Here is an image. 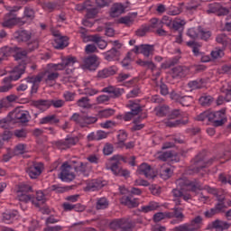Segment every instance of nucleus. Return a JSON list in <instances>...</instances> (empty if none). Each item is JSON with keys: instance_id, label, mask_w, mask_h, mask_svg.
I'll list each match as a JSON object with an SVG mask.
<instances>
[{"instance_id": "e433bc0d", "label": "nucleus", "mask_w": 231, "mask_h": 231, "mask_svg": "<svg viewBox=\"0 0 231 231\" xmlns=\"http://www.w3.org/2000/svg\"><path fill=\"white\" fill-rule=\"evenodd\" d=\"M196 230H198V227L192 226L188 224H183L174 228V231H196Z\"/></svg>"}, {"instance_id": "49530a36", "label": "nucleus", "mask_w": 231, "mask_h": 231, "mask_svg": "<svg viewBox=\"0 0 231 231\" xmlns=\"http://www.w3.org/2000/svg\"><path fill=\"white\" fill-rule=\"evenodd\" d=\"M217 42H218V44H222V46H224V48H226V46L228 44V38H226V35H225V34H219L217 37Z\"/></svg>"}, {"instance_id": "338daca9", "label": "nucleus", "mask_w": 231, "mask_h": 231, "mask_svg": "<svg viewBox=\"0 0 231 231\" xmlns=\"http://www.w3.org/2000/svg\"><path fill=\"white\" fill-rule=\"evenodd\" d=\"M109 228L110 230H118V228H120V219H116L113 220L110 224H109Z\"/></svg>"}, {"instance_id": "9b49d317", "label": "nucleus", "mask_w": 231, "mask_h": 231, "mask_svg": "<svg viewBox=\"0 0 231 231\" xmlns=\"http://www.w3.org/2000/svg\"><path fill=\"white\" fill-rule=\"evenodd\" d=\"M9 115L11 116L14 124H17V122H21L22 124H28V122H30V120H28V115L23 110H14Z\"/></svg>"}, {"instance_id": "c03bdc74", "label": "nucleus", "mask_w": 231, "mask_h": 231, "mask_svg": "<svg viewBox=\"0 0 231 231\" xmlns=\"http://www.w3.org/2000/svg\"><path fill=\"white\" fill-rule=\"evenodd\" d=\"M32 86V83H30V80H28V78H26L23 83L17 87L16 91H26L28 88Z\"/></svg>"}, {"instance_id": "ea45409f", "label": "nucleus", "mask_w": 231, "mask_h": 231, "mask_svg": "<svg viewBox=\"0 0 231 231\" xmlns=\"http://www.w3.org/2000/svg\"><path fill=\"white\" fill-rule=\"evenodd\" d=\"M118 23L120 24H125V26H131V24L134 23V20H133L131 16L127 15V16L119 18Z\"/></svg>"}, {"instance_id": "bb28decb", "label": "nucleus", "mask_w": 231, "mask_h": 231, "mask_svg": "<svg viewBox=\"0 0 231 231\" xmlns=\"http://www.w3.org/2000/svg\"><path fill=\"white\" fill-rule=\"evenodd\" d=\"M23 19H28L29 21H33L35 19V11L32 7H24L23 16L20 17Z\"/></svg>"}, {"instance_id": "c756f323", "label": "nucleus", "mask_w": 231, "mask_h": 231, "mask_svg": "<svg viewBox=\"0 0 231 231\" xmlns=\"http://www.w3.org/2000/svg\"><path fill=\"white\" fill-rule=\"evenodd\" d=\"M12 124L15 123H14V119L10 114L5 118L0 120V127L2 129H10V125H12Z\"/></svg>"}, {"instance_id": "7c9ffc66", "label": "nucleus", "mask_w": 231, "mask_h": 231, "mask_svg": "<svg viewBox=\"0 0 231 231\" xmlns=\"http://www.w3.org/2000/svg\"><path fill=\"white\" fill-rule=\"evenodd\" d=\"M109 207V201L106 198L103 197L100 199H97L96 203V208L97 210H104V208H107Z\"/></svg>"}, {"instance_id": "4d7b16f0", "label": "nucleus", "mask_w": 231, "mask_h": 231, "mask_svg": "<svg viewBox=\"0 0 231 231\" xmlns=\"http://www.w3.org/2000/svg\"><path fill=\"white\" fill-rule=\"evenodd\" d=\"M113 115H115V109L112 108L100 111V116H102V118H109V116H113Z\"/></svg>"}, {"instance_id": "f257e3e1", "label": "nucleus", "mask_w": 231, "mask_h": 231, "mask_svg": "<svg viewBox=\"0 0 231 231\" xmlns=\"http://www.w3.org/2000/svg\"><path fill=\"white\" fill-rule=\"evenodd\" d=\"M176 183L178 188L172 190L173 198H182L184 201H189V199H190V195L185 194L187 190L196 192V190H201L203 189L199 182H192L187 178H180L177 180Z\"/></svg>"}, {"instance_id": "2f4dec72", "label": "nucleus", "mask_w": 231, "mask_h": 231, "mask_svg": "<svg viewBox=\"0 0 231 231\" xmlns=\"http://www.w3.org/2000/svg\"><path fill=\"white\" fill-rule=\"evenodd\" d=\"M117 140V147L123 149V147L125 145V140H127V133H125L124 130L119 131Z\"/></svg>"}, {"instance_id": "aec40b11", "label": "nucleus", "mask_w": 231, "mask_h": 231, "mask_svg": "<svg viewBox=\"0 0 231 231\" xmlns=\"http://www.w3.org/2000/svg\"><path fill=\"white\" fill-rule=\"evenodd\" d=\"M90 41L91 42H95L100 50H106V48H107V42L102 39L98 34L90 36Z\"/></svg>"}, {"instance_id": "c85d7f7f", "label": "nucleus", "mask_w": 231, "mask_h": 231, "mask_svg": "<svg viewBox=\"0 0 231 231\" xmlns=\"http://www.w3.org/2000/svg\"><path fill=\"white\" fill-rule=\"evenodd\" d=\"M39 48V39H34L32 42H26V49L27 53H32V51H35Z\"/></svg>"}, {"instance_id": "dca6fc26", "label": "nucleus", "mask_w": 231, "mask_h": 231, "mask_svg": "<svg viewBox=\"0 0 231 231\" xmlns=\"http://www.w3.org/2000/svg\"><path fill=\"white\" fill-rule=\"evenodd\" d=\"M125 12V7L122 4H114L110 8V17L115 19V17H120L122 14Z\"/></svg>"}, {"instance_id": "412c9836", "label": "nucleus", "mask_w": 231, "mask_h": 231, "mask_svg": "<svg viewBox=\"0 0 231 231\" xmlns=\"http://www.w3.org/2000/svg\"><path fill=\"white\" fill-rule=\"evenodd\" d=\"M113 75H116V68L109 67L100 70L97 74L99 79H107V77H113Z\"/></svg>"}, {"instance_id": "f3484780", "label": "nucleus", "mask_w": 231, "mask_h": 231, "mask_svg": "<svg viewBox=\"0 0 231 231\" xmlns=\"http://www.w3.org/2000/svg\"><path fill=\"white\" fill-rule=\"evenodd\" d=\"M172 78L176 79V77H180V79L183 77H187V73H189V68L183 66H178L171 69Z\"/></svg>"}, {"instance_id": "c9c22d12", "label": "nucleus", "mask_w": 231, "mask_h": 231, "mask_svg": "<svg viewBox=\"0 0 231 231\" xmlns=\"http://www.w3.org/2000/svg\"><path fill=\"white\" fill-rule=\"evenodd\" d=\"M226 111V109H221L220 111H217V112L208 111V122H211L213 124L216 116H222V115H225Z\"/></svg>"}, {"instance_id": "5fc2aeb1", "label": "nucleus", "mask_w": 231, "mask_h": 231, "mask_svg": "<svg viewBox=\"0 0 231 231\" xmlns=\"http://www.w3.org/2000/svg\"><path fill=\"white\" fill-rule=\"evenodd\" d=\"M185 23L183 21H176L174 20L171 23V30H174L175 32H178L180 28H183Z\"/></svg>"}, {"instance_id": "a19ab883", "label": "nucleus", "mask_w": 231, "mask_h": 231, "mask_svg": "<svg viewBox=\"0 0 231 231\" xmlns=\"http://www.w3.org/2000/svg\"><path fill=\"white\" fill-rule=\"evenodd\" d=\"M171 176H172V170L171 168L162 170L160 173V178H162V180H169Z\"/></svg>"}, {"instance_id": "a878e982", "label": "nucleus", "mask_w": 231, "mask_h": 231, "mask_svg": "<svg viewBox=\"0 0 231 231\" xmlns=\"http://www.w3.org/2000/svg\"><path fill=\"white\" fill-rule=\"evenodd\" d=\"M121 204L125 205L128 208H134L138 205V202L136 199H131V197H123L121 199Z\"/></svg>"}, {"instance_id": "79ce46f5", "label": "nucleus", "mask_w": 231, "mask_h": 231, "mask_svg": "<svg viewBox=\"0 0 231 231\" xmlns=\"http://www.w3.org/2000/svg\"><path fill=\"white\" fill-rule=\"evenodd\" d=\"M27 192H32V186H28L26 184L18 186L17 194H27Z\"/></svg>"}, {"instance_id": "a211bd4d", "label": "nucleus", "mask_w": 231, "mask_h": 231, "mask_svg": "<svg viewBox=\"0 0 231 231\" xmlns=\"http://www.w3.org/2000/svg\"><path fill=\"white\" fill-rule=\"evenodd\" d=\"M104 187V185L102 184V181L100 180H91L87 187L84 188V190L86 192H95V190H100V189H102Z\"/></svg>"}, {"instance_id": "4c0bfd02", "label": "nucleus", "mask_w": 231, "mask_h": 231, "mask_svg": "<svg viewBox=\"0 0 231 231\" xmlns=\"http://www.w3.org/2000/svg\"><path fill=\"white\" fill-rule=\"evenodd\" d=\"M14 57L15 59V60H23V59H26V57H28V51H26V50H23V51L16 50V51L14 54Z\"/></svg>"}, {"instance_id": "b1692460", "label": "nucleus", "mask_w": 231, "mask_h": 231, "mask_svg": "<svg viewBox=\"0 0 231 231\" xmlns=\"http://www.w3.org/2000/svg\"><path fill=\"white\" fill-rule=\"evenodd\" d=\"M17 50H20L18 47H10L5 46L0 49V55L2 57H10V55H14Z\"/></svg>"}, {"instance_id": "680f3d73", "label": "nucleus", "mask_w": 231, "mask_h": 231, "mask_svg": "<svg viewBox=\"0 0 231 231\" xmlns=\"http://www.w3.org/2000/svg\"><path fill=\"white\" fill-rule=\"evenodd\" d=\"M85 51L87 54L97 53L98 52V49H97V45L95 44H88L85 48Z\"/></svg>"}, {"instance_id": "2eb2a0df", "label": "nucleus", "mask_w": 231, "mask_h": 231, "mask_svg": "<svg viewBox=\"0 0 231 231\" xmlns=\"http://www.w3.org/2000/svg\"><path fill=\"white\" fill-rule=\"evenodd\" d=\"M54 35L55 37H57L53 42V47L55 48V50H64V48H66L69 44V42H68V37L60 36L59 34Z\"/></svg>"}, {"instance_id": "5701e85b", "label": "nucleus", "mask_w": 231, "mask_h": 231, "mask_svg": "<svg viewBox=\"0 0 231 231\" xmlns=\"http://www.w3.org/2000/svg\"><path fill=\"white\" fill-rule=\"evenodd\" d=\"M75 62H77V58L69 57V58L63 60L61 63H59L58 65H56V69L62 70L65 68H67V66H73V64H75Z\"/></svg>"}, {"instance_id": "58836bf2", "label": "nucleus", "mask_w": 231, "mask_h": 231, "mask_svg": "<svg viewBox=\"0 0 231 231\" xmlns=\"http://www.w3.org/2000/svg\"><path fill=\"white\" fill-rule=\"evenodd\" d=\"M211 57L212 59H221L225 57V51L223 49L217 47L211 51Z\"/></svg>"}, {"instance_id": "4be33fe9", "label": "nucleus", "mask_w": 231, "mask_h": 231, "mask_svg": "<svg viewBox=\"0 0 231 231\" xmlns=\"http://www.w3.org/2000/svg\"><path fill=\"white\" fill-rule=\"evenodd\" d=\"M119 228L121 231H133V221L129 220V218H120Z\"/></svg>"}, {"instance_id": "0eeeda50", "label": "nucleus", "mask_w": 231, "mask_h": 231, "mask_svg": "<svg viewBox=\"0 0 231 231\" xmlns=\"http://www.w3.org/2000/svg\"><path fill=\"white\" fill-rule=\"evenodd\" d=\"M207 14H217L218 17H223L230 14V8L225 7L219 3H213L208 5Z\"/></svg>"}, {"instance_id": "a18cd8bd", "label": "nucleus", "mask_w": 231, "mask_h": 231, "mask_svg": "<svg viewBox=\"0 0 231 231\" xmlns=\"http://www.w3.org/2000/svg\"><path fill=\"white\" fill-rule=\"evenodd\" d=\"M18 199L23 203H28V201H32V199H33V196L27 195L26 193H18Z\"/></svg>"}, {"instance_id": "774afa93", "label": "nucleus", "mask_w": 231, "mask_h": 231, "mask_svg": "<svg viewBox=\"0 0 231 231\" xmlns=\"http://www.w3.org/2000/svg\"><path fill=\"white\" fill-rule=\"evenodd\" d=\"M219 181L221 183H224V185H226V183H229L231 185V176H225L224 174H220L218 177Z\"/></svg>"}, {"instance_id": "72a5a7b5", "label": "nucleus", "mask_w": 231, "mask_h": 231, "mask_svg": "<svg viewBox=\"0 0 231 231\" xmlns=\"http://www.w3.org/2000/svg\"><path fill=\"white\" fill-rule=\"evenodd\" d=\"M199 102L200 106L207 107V106H210V104H212V102H214V97H212L211 96H202L199 99Z\"/></svg>"}, {"instance_id": "6e6d98bb", "label": "nucleus", "mask_w": 231, "mask_h": 231, "mask_svg": "<svg viewBox=\"0 0 231 231\" xmlns=\"http://www.w3.org/2000/svg\"><path fill=\"white\" fill-rule=\"evenodd\" d=\"M180 116H183V115L180 112V109H174L168 116V120H176V118H180Z\"/></svg>"}, {"instance_id": "864d4df0", "label": "nucleus", "mask_w": 231, "mask_h": 231, "mask_svg": "<svg viewBox=\"0 0 231 231\" xmlns=\"http://www.w3.org/2000/svg\"><path fill=\"white\" fill-rule=\"evenodd\" d=\"M70 120L77 123L80 127L84 126L82 123L83 116H80L78 113L73 114V116L70 117Z\"/></svg>"}, {"instance_id": "f8f14e48", "label": "nucleus", "mask_w": 231, "mask_h": 231, "mask_svg": "<svg viewBox=\"0 0 231 231\" xmlns=\"http://www.w3.org/2000/svg\"><path fill=\"white\" fill-rule=\"evenodd\" d=\"M138 174H143L145 178H149L152 180H154L156 178V174L154 173V171L151 167V165L143 162L142 163L138 170H137Z\"/></svg>"}, {"instance_id": "423d86ee", "label": "nucleus", "mask_w": 231, "mask_h": 231, "mask_svg": "<svg viewBox=\"0 0 231 231\" xmlns=\"http://www.w3.org/2000/svg\"><path fill=\"white\" fill-rule=\"evenodd\" d=\"M26 71V61L22 60L19 64L14 67L12 75L4 79L3 82L5 85L12 84V80H19L22 75H24Z\"/></svg>"}, {"instance_id": "603ef678", "label": "nucleus", "mask_w": 231, "mask_h": 231, "mask_svg": "<svg viewBox=\"0 0 231 231\" xmlns=\"http://www.w3.org/2000/svg\"><path fill=\"white\" fill-rule=\"evenodd\" d=\"M113 151H115L113 144L106 143L103 148V152L105 156H109V154H113Z\"/></svg>"}, {"instance_id": "09e8293b", "label": "nucleus", "mask_w": 231, "mask_h": 231, "mask_svg": "<svg viewBox=\"0 0 231 231\" xmlns=\"http://www.w3.org/2000/svg\"><path fill=\"white\" fill-rule=\"evenodd\" d=\"M73 168L76 172H79V174H83V176H88V174H86V165H84V162H79V166L74 165Z\"/></svg>"}, {"instance_id": "9d476101", "label": "nucleus", "mask_w": 231, "mask_h": 231, "mask_svg": "<svg viewBox=\"0 0 231 231\" xmlns=\"http://www.w3.org/2000/svg\"><path fill=\"white\" fill-rule=\"evenodd\" d=\"M98 57L92 55L85 58L81 66L82 69H88L89 71H95L98 68Z\"/></svg>"}, {"instance_id": "69168bd1", "label": "nucleus", "mask_w": 231, "mask_h": 231, "mask_svg": "<svg viewBox=\"0 0 231 231\" xmlns=\"http://www.w3.org/2000/svg\"><path fill=\"white\" fill-rule=\"evenodd\" d=\"M180 119L175 120L177 122V127L179 125H187L189 124V116H181Z\"/></svg>"}, {"instance_id": "3c124183", "label": "nucleus", "mask_w": 231, "mask_h": 231, "mask_svg": "<svg viewBox=\"0 0 231 231\" xmlns=\"http://www.w3.org/2000/svg\"><path fill=\"white\" fill-rule=\"evenodd\" d=\"M173 217L177 219H183L185 216L183 215V208H173Z\"/></svg>"}, {"instance_id": "393cba45", "label": "nucleus", "mask_w": 231, "mask_h": 231, "mask_svg": "<svg viewBox=\"0 0 231 231\" xmlns=\"http://www.w3.org/2000/svg\"><path fill=\"white\" fill-rule=\"evenodd\" d=\"M152 51H154V46L150 44L140 45V53L144 55V57H149V55H152Z\"/></svg>"}, {"instance_id": "1a4fd4ad", "label": "nucleus", "mask_w": 231, "mask_h": 231, "mask_svg": "<svg viewBox=\"0 0 231 231\" xmlns=\"http://www.w3.org/2000/svg\"><path fill=\"white\" fill-rule=\"evenodd\" d=\"M42 162H33L27 169L26 172L32 180H37L40 174H42Z\"/></svg>"}, {"instance_id": "e2e57ef3", "label": "nucleus", "mask_w": 231, "mask_h": 231, "mask_svg": "<svg viewBox=\"0 0 231 231\" xmlns=\"http://www.w3.org/2000/svg\"><path fill=\"white\" fill-rule=\"evenodd\" d=\"M27 80H29L30 84H39L42 81V76L38 75L36 77H27Z\"/></svg>"}, {"instance_id": "8fccbe9b", "label": "nucleus", "mask_w": 231, "mask_h": 231, "mask_svg": "<svg viewBox=\"0 0 231 231\" xmlns=\"http://www.w3.org/2000/svg\"><path fill=\"white\" fill-rule=\"evenodd\" d=\"M161 23V26H163V24H165V26H168V28H171L172 26V18L164 15L162 20L160 21Z\"/></svg>"}, {"instance_id": "cd10ccee", "label": "nucleus", "mask_w": 231, "mask_h": 231, "mask_svg": "<svg viewBox=\"0 0 231 231\" xmlns=\"http://www.w3.org/2000/svg\"><path fill=\"white\" fill-rule=\"evenodd\" d=\"M59 122H60V120L57 119L56 115L47 116L40 120L42 125L44 124H59Z\"/></svg>"}, {"instance_id": "0e129e2a", "label": "nucleus", "mask_w": 231, "mask_h": 231, "mask_svg": "<svg viewBox=\"0 0 231 231\" xmlns=\"http://www.w3.org/2000/svg\"><path fill=\"white\" fill-rule=\"evenodd\" d=\"M28 133L26 132V129H19L14 131V136L16 138H26Z\"/></svg>"}, {"instance_id": "20e7f679", "label": "nucleus", "mask_w": 231, "mask_h": 231, "mask_svg": "<svg viewBox=\"0 0 231 231\" xmlns=\"http://www.w3.org/2000/svg\"><path fill=\"white\" fill-rule=\"evenodd\" d=\"M102 93H108L110 96L101 95L97 97V104H105V102H109L111 98H118L122 97V93H124V89L116 88L113 86L106 87L102 89Z\"/></svg>"}, {"instance_id": "f03ea898", "label": "nucleus", "mask_w": 231, "mask_h": 231, "mask_svg": "<svg viewBox=\"0 0 231 231\" xmlns=\"http://www.w3.org/2000/svg\"><path fill=\"white\" fill-rule=\"evenodd\" d=\"M21 10V6L14 7L8 14H6L4 17V22L2 23L3 28H14V26H17V24H25L26 22L23 21V18L18 17L15 12H19Z\"/></svg>"}, {"instance_id": "37998d69", "label": "nucleus", "mask_w": 231, "mask_h": 231, "mask_svg": "<svg viewBox=\"0 0 231 231\" xmlns=\"http://www.w3.org/2000/svg\"><path fill=\"white\" fill-rule=\"evenodd\" d=\"M169 158H174V152L172 151H167L159 155V159L162 162H167Z\"/></svg>"}, {"instance_id": "de8ad7c7", "label": "nucleus", "mask_w": 231, "mask_h": 231, "mask_svg": "<svg viewBox=\"0 0 231 231\" xmlns=\"http://www.w3.org/2000/svg\"><path fill=\"white\" fill-rule=\"evenodd\" d=\"M190 100H192V97L184 96V97H180V98L179 99V102L180 104H181V106L189 107V106H190Z\"/></svg>"}, {"instance_id": "f704fd0d", "label": "nucleus", "mask_w": 231, "mask_h": 231, "mask_svg": "<svg viewBox=\"0 0 231 231\" xmlns=\"http://www.w3.org/2000/svg\"><path fill=\"white\" fill-rule=\"evenodd\" d=\"M98 118L96 116H83L82 124L83 126L81 127H88V125H91V124H95Z\"/></svg>"}, {"instance_id": "6e6552de", "label": "nucleus", "mask_w": 231, "mask_h": 231, "mask_svg": "<svg viewBox=\"0 0 231 231\" xmlns=\"http://www.w3.org/2000/svg\"><path fill=\"white\" fill-rule=\"evenodd\" d=\"M61 172L59 175L60 180L61 181H73L75 180V173L71 172V165L68 164V162H64L61 167Z\"/></svg>"}, {"instance_id": "473e14b6", "label": "nucleus", "mask_w": 231, "mask_h": 231, "mask_svg": "<svg viewBox=\"0 0 231 231\" xmlns=\"http://www.w3.org/2000/svg\"><path fill=\"white\" fill-rule=\"evenodd\" d=\"M79 107H82L83 109H91L92 106L89 103V97H84L78 100L77 102Z\"/></svg>"}, {"instance_id": "7ed1b4c3", "label": "nucleus", "mask_w": 231, "mask_h": 231, "mask_svg": "<svg viewBox=\"0 0 231 231\" xmlns=\"http://www.w3.org/2000/svg\"><path fill=\"white\" fill-rule=\"evenodd\" d=\"M64 104H66V101L62 99H38L32 101V106L40 111H44V107L45 109H50L51 106L59 109L62 107Z\"/></svg>"}, {"instance_id": "39448f33", "label": "nucleus", "mask_w": 231, "mask_h": 231, "mask_svg": "<svg viewBox=\"0 0 231 231\" xmlns=\"http://www.w3.org/2000/svg\"><path fill=\"white\" fill-rule=\"evenodd\" d=\"M214 160H216V157L207 160L205 153H199L193 160L195 166L193 168V172H199L201 169H206V167H208V165H212Z\"/></svg>"}, {"instance_id": "bf43d9fd", "label": "nucleus", "mask_w": 231, "mask_h": 231, "mask_svg": "<svg viewBox=\"0 0 231 231\" xmlns=\"http://www.w3.org/2000/svg\"><path fill=\"white\" fill-rule=\"evenodd\" d=\"M149 30H151V27L143 26L135 32V35H137V37H145V33H147Z\"/></svg>"}, {"instance_id": "4468645a", "label": "nucleus", "mask_w": 231, "mask_h": 231, "mask_svg": "<svg viewBox=\"0 0 231 231\" xmlns=\"http://www.w3.org/2000/svg\"><path fill=\"white\" fill-rule=\"evenodd\" d=\"M14 39L18 42H28L32 39V32L26 30L16 31Z\"/></svg>"}, {"instance_id": "ddd939ff", "label": "nucleus", "mask_w": 231, "mask_h": 231, "mask_svg": "<svg viewBox=\"0 0 231 231\" xmlns=\"http://www.w3.org/2000/svg\"><path fill=\"white\" fill-rule=\"evenodd\" d=\"M131 111L126 113L124 116L125 122H129L134 116H136L138 114L142 113V106L136 103L130 101Z\"/></svg>"}, {"instance_id": "13d9d810", "label": "nucleus", "mask_w": 231, "mask_h": 231, "mask_svg": "<svg viewBox=\"0 0 231 231\" xmlns=\"http://www.w3.org/2000/svg\"><path fill=\"white\" fill-rule=\"evenodd\" d=\"M169 115V106H162L157 110V116H166Z\"/></svg>"}, {"instance_id": "6ab92c4d", "label": "nucleus", "mask_w": 231, "mask_h": 231, "mask_svg": "<svg viewBox=\"0 0 231 231\" xmlns=\"http://www.w3.org/2000/svg\"><path fill=\"white\" fill-rule=\"evenodd\" d=\"M104 55L105 60L113 62V60H116V59L120 57V51L116 50V48H112L111 50L105 52Z\"/></svg>"}, {"instance_id": "052dcab7", "label": "nucleus", "mask_w": 231, "mask_h": 231, "mask_svg": "<svg viewBox=\"0 0 231 231\" xmlns=\"http://www.w3.org/2000/svg\"><path fill=\"white\" fill-rule=\"evenodd\" d=\"M214 208L217 211V214H223L226 208V205L225 203L217 202Z\"/></svg>"}]
</instances>
